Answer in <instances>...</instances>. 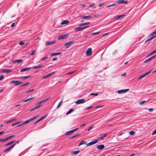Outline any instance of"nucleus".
<instances>
[{
  "label": "nucleus",
  "instance_id": "f257e3e1",
  "mask_svg": "<svg viewBox=\"0 0 156 156\" xmlns=\"http://www.w3.org/2000/svg\"><path fill=\"white\" fill-rule=\"evenodd\" d=\"M11 83H14L16 86L21 84L23 83L22 82L19 80H12L10 82Z\"/></svg>",
  "mask_w": 156,
  "mask_h": 156
},
{
  "label": "nucleus",
  "instance_id": "423d86ee",
  "mask_svg": "<svg viewBox=\"0 0 156 156\" xmlns=\"http://www.w3.org/2000/svg\"><path fill=\"white\" fill-rule=\"evenodd\" d=\"M116 2L118 4L123 3L124 4H127L128 2L124 0H119L118 1H116Z\"/></svg>",
  "mask_w": 156,
  "mask_h": 156
},
{
  "label": "nucleus",
  "instance_id": "5fc2aeb1",
  "mask_svg": "<svg viewBox=\"0 0 156 156\" xmlns=\"http://www.w3.org/2000/svg\"><path fill=\"white\" fill-rule=\"evenodd\" d=\"M100 32H94L92 33L91 34L93 35H97Z\"/></svg>",
  "mask_w": 156,
  "mask_h": 156
},
{
  "label": "nucleus",
  "instance_id": "20e7f679",
  "mask_svg": "<svg viewBox=\"0 0 156 156\" xmlns=\"http://www.w3.org/2000/svg\"><path fill=\"white\" fill-rule=\"evenodd\" d=\"M86 53L87 56H89L91 55L92 54V49L90 48H88L86 51Z\"/></svg>",
  "mask_w": 156,
  "mask_h": 156
},
{
  "label": "nucleus",
  "instance_id": "09e8293b",
  "mask_svg": "<svg viewBox=\"0 0 156 156\" xmlns=\"http://www.w3.org/2000/svg\"><path fill=\"white\" fill-rule=\"evenodd\" d=\"M48 58V57H45L42 58H41V61H43L44 60H45L47 59Z\"/></svg>",
  "mask_w": 156,
  "mask_h": 156
},
{
  "label": "nucleus",
  "instance_id": "8fccbe9b",
  "mask_svg": "<svg viewBox=\"0 0 156 156\" xmlns=\"http://www.w3.org/2000/svg\"><path fill=\"white\" fill-rule=\"evenodd\" d=\"M98 93H95V94L93 93H91L90 94V95H95V96H98Z\"/></svg>",
  "mask_w": 156,
  "mask_h": 156
},
{
  "label": "nucleus",
  "instance_id": "7ed1b4c3",
  "mask_svg": "<svg viewBox=\"0 0 156 156\" xmlns=\"http://www.w3.org/2000/svg\"><path fill=\"white\" fill-rule=\"evenodd\" d=\"M86 102L84 99H81L78 100L75 102L76 104H79L84 103Z\"/></svg>",
  "mask_w": 156,
  "mask_h": 156
},
{
  "label": "nucleus",
  "instance_id": "6ab92c4d",
  "mask_svg": "<svg viewBox=\"0 0 156 156\" xmlns=\"http://www.w3.org/2000/svg\"><path fill=\"white\" fill-rule=\"evenodd\" d=\"M75 29L76 31H80V30H83V27H79L76 28Z\"/></svg>",
  "mask_w": 156,
  "mask_h": 156
},
{
  "label": "nucleus",
  "instance_id": "6e6d98bb",
  "mask_svg": "<svg viewBox=\"0 0 156 156\" xmlns=\"http://www.w3.org/2000/svg\"><path fill=\"white\" fill-rule=\"evenodd\" d=\"M35 50H33L32 51L31 53L30 54V55H34V53H35Z\"/></svg>",
  "mask_w": 156,
  "mask_h": 156
},
{
  "label": "nucleus",
  "instance_id": "2eb2a0df",
  "mask_svg": "<svg viewBox=\"0 0 156 156\" xmlns=\"http://www.w3.org/2000/svg\"><path fill=\"white\" fill-rule=\"evenodd\" d=\"M34 98V97L30 98H29L27 99L23 100L22 101L23 103H25L27 101H29L30 100L33 99Z\"/></svg>",
  "mask_w": 156,
  "mask_h": 156
},
{
  "label": "nucleus",
  "instance_id": "1a4fd4ad",
  "mask_svg": "<svg viewBox=\"0 0 156 156\" xmlns=\"http://www.w3.org/2000/svg\"><path fill=\"white\" fill-rule=\"evenodd\" d=\"M129 90V89H126L120 90L118 91L117 92L119 94L125 93L128 91Z\"/></svg>",
  "mask_w": 156,
  "mask_h": 156
},
{
  "label": "nucleus",
  "instance_id": "72a5a7b5",
  "mask_svg": "<svg viewBox=\"0 0 156 156\" xmlns=\"http://www.w3.org/2000/svg\"><path fill=\"white\" fill-rule=\"evenodd\" d=\"M16 120V119H12V120H9L7 121L5 123V124H6V123H9L10 122H12L14 121H15Z\"/></svg>",
  "mask_w": 156,
  "mask_h": 156
},
{
  "label": "nucleus",
  "instance_id": "f03ea898",
  "mask_svg": "<svg viewBox=\"0 0 156 156\" xmlns=\"http://www.w3.org/2000/svg\"><path fill=\"white\" fill-rule=\"evenodd\" d=\"M98 140L97 139V140H95L94 141H92L87 143L86 144V146L87 147H88V146H89L92 145H93V144H96V143H97L98 142Z\"/></svg>",
  "mask_w": 156,
  "mask_h": 156
},
{
  "label": "nucleus",
  "instance_id": "39448f33",
  "mask_svg": "<svg viewBox=\"0 0 156 156\" xmlns=\"http://www.w3.org/2000/svg\"><path fill=\"white\" fill-rule=\"evenodd\" d=\"M37 116H35L34 117L30 119L29 120L25 121V122H24L23 123V124H27L29 122L36 119V118H37Z\"/></svg>",
  "mask_w": 156,
  "mask_h": 156
},
{
  "label": "nucleus",
  "instance_id": "a18cd8bd",
  "mask_svg": "<svg viewBox=\"0 0 156 156\" xmlns=\"http://www.w3.org/2000/svg\"><path fill=\"white\" fill-rule=\"evenodd\" d=\"M135 133V132L134 131H131L129 132V134L131 135H133Z\"/></svg>",
  "mask_w": 156,
  "mask_h": 156
},
{
  "label": "nucleus",
  "instance_id": "c03bdc74",
  "mask_svg": "<svg viewBox=\"0 0 156 156\" xmlns=\"http://www.w3.org/2000/svg\"><path fill=\"white\" fill-rule=\"evenodd\" d=\"M62 102V100L60 101V102L59 103V104H58V105L57 107V108H58L60 107V106Z\"/></svg>",
  "mask_w": 156,
  "mask_h": 156
},
{
  "label": "nucleus",
  "instance_id": "79ce46f5",
  "mask_svg": "<svg viewBox=\"0 0 156 156\" xmlns=\"http://www.w3.org/2000/svg\"><path fill=\"white\" fill-rule=\"evenodd\" d=\"M151 60V58H149L148 59L146 60H145L144 62V63H147V62L150 61Z\"/></svg>",
  "mask_w": 156,
  "mask_h": 156
},
{
  "label": "nucleus",
  "instance_id": "4468645a",
  "mask_svg": "<svg viewBox=\"0 0 156 156\" xmlns=\"http://www.w3.org/2000/svg\"><path fill=\"white\" fill-rule=\"evenodd\" d=\"M56 42L55 41H48L46 43L45 45H49L51 44H53L55 43Z\"/></svg>",
  "mask_w": 156,
  "mask_h": 156
},
{
  "label": "nucleus",
  "instance_id": "603ef678",
  "mask_svg": "<svg viewBox=\"0 0 156 156\" xmlns=\"http://www.w3.org/2000/svg\"><path fill=\"white\" fill-rule=\"evenodd\" d=\"M145 101H143L141 102H139V104L140 105H142L144 104L145 102H146Z\"/></svg>",
  "mask_w": 156,
  "mask_h": 156
},
{
  "label": "nucleus",
  "instance_id": "37998d69",
  "mask_svg": "<svg viewBox=\"0 0 156 156\" xmlns=\"http://www.w3.org/2000/svg\"><path fill=\"white\" fill-rule=\"evenodd\" d=\"M151 71H152L151 70L145 73L144 74V75L145 76H146L147 75L149 74L151 72Z\"/></svg>",
  "mask_w": 156,
  "mask_h": 156
},
{
  "label": "nucleus",
  "instance_id": "473e14b6",
  "mask_svg": "<svg viewBox=\"0 0 156 156\" xmlns=\"http://www.w3.org/2000/svg\"><path fill=\"white\" fill-rule=\"evenodd\" d=\"M117 4L116 3H114L112 4H111V5H107V7L108 8V7H110L115 6Z\"/></svg>",
  "mask_w": 156,
  "mask_h": 156
},
{
  "label": "nucleus",
  "instance_id": "c9c22d12",
  "mask_svg": "<svg viewBox=\"0 0 156 156\" xmlns=\"http://www.w3.org/2000/svg\"><path fill=\"white\" fill-rule=\"evenodd\" d=\"M51 76L50 75V73L48 74L47 75H46L44 76L42 78L43 79H45V78H47L48 77H49V76Z\"/></svg>",
  "mask_w": 156,
  "mask_h": 156
},
{
  "label": "nucleus",
  "instance_id": "0eeeda50",
  "mask_svg": "<svg viewBox=\"0 0 156 156\" xmlns=\"http://www.w3.org/2000/svg\"><path fill=\"white\" fill-rule=\"evenodd\" d=\"M68 34H65L63 35H62V36H60L58 38V40H60L61 39H63L65 38L68 36Z\"/></svg>",
  "mask_w": 156,
  "mask_h": 156
},
{
  "label": "nucleus",
  "instance_id": "4d7b16f0",
  "mask_svg": "<svg viewBox=\"0 0 156 156\" xmlns=\"http://www.w3.org/2000/svg\"><path fill=\"white\" fill-rule=\"evenodd\" d=\"M4 76L3 75H1L0 76V80H2L4 78Z\"/></svg>",
  "mask_w": 156,
  "mask_h": 156
},
{
  "label": "nucleus",
  "instance_id": "b1692460",
  "mask_svg": "<svg viewBox=\"0 0 156 156\" xmlns=\"http://www.w3.org/2000/svg\"><path fill=\"white\" fill-rule=\"evenodd\" d=\"M156 37V34L155 35H154L153 36H152V37H151L150 38H149V39H148L146 41V42L148 41H150L152 39H153L154 38H155V37Z\"/></svg>",
  "mask_w": 156,
  "mask_h": 156
},
{
  "label": "nucleus",
  "instance_id": "338daca9",
  "mask_svg": "<svg viewBox=\"0 0 156 156\" xmlns=\"http://www.w3.org/2000/svg\"><path fill=\"white\" fill-rule=\"evenodd\" d=\"M154 110V109L153 108H150L149 109V112H151L153 111Z\"/></svg>",
  "mask_w": 156,
  "mask_h": 156
},
{
  "label": "nucleus",
  "instance_id": "a19ab883",
  "mask_svg": "<svg viewBox=\"0 0 156 156\" xmlns=\"http://www.w3.org/2000/svg\"><path fill=\"white\" fill-rule=\"evenodd\" d=\"M144 77H145L144 75V74H143V75H142L139 76V77L138 78V80H140Z\"/></svg>",
  "mask_w": 156,
  "mask_h": 156
},
{
  "label": "nucleus",
  "instance_id": "de8ad7c7",
  "mask_svg": "<svg viewBox=\"0 0 156 156\" xmlns=\"http://www.w3.org/2000/svg\"><path fill=\"white\" fill-rule=\"evenodd\" d=\"M29 84H30V83L29 82H28V83H26L24 84H23L22 85H21V87H23L25 86H27V85H28Z\"/></svg>",
  "mask_w": 156,
  "mask_h": 156
},
{
  "label": "nucleus",
  "instance_id": "a211bd4d",
  "mask_svg": "<svg viewBox=\"0 0 156 156\" xmlns=\"http://www.w3.org/2000/svg\"><path fill=\"white\" fill-rule=\"evenodd\" d=\"M74 42V41H69L66 43V44H65V45L67 46V45H70V44H73Z\"/></svg>",
  "mask_w": 156,
  "mask_h": 156
},
{
  "label": "nucleus",
  "instance_id": "bf43d9fd",
  "mask_svg": "<svg viewBox=\"0 0 156 156\" xmlns=\"http://www.w3.org/2000/svg\"><path fill=\"white\" fill-rule=\"evenodd\" d=\"M7 140V138L2 139V142H5Z\"/></svg>",
  "mask_w": 156,
  "mask_h": 156
},
{
  "label": "nucleus",
  "instance_id": "ddd939ff",
  "mask_svg": "<svg viewBox=\"0 0 156 156\" xmlns=\"http://www.w3.org/2000/svg\"><path fill=\"white\" fill-rule=\"evenodd\" d=\"M97 147L98 149L102 150L104 148L105 146L103 144H100L97 146Z\"/></svg>",
  "mask_w": 156,
  "mask_h": 156
},
{
  "label": "nucleus",
  "instance_id": "e2e57ef3",
  "mask_svg": "<svg viewBox=\"0 0 156 156\" xmlns=\"http://www.w3.org/2000/svg\"><path fill=\"white\" fill-rule=\"evenodd\" d=\"M156 134V129H155V130L153 131L152 133V135H153L155 134Z\"/></svg>",
  "mask_w": 156,
  "mask_h": 156
},
{
  "label": "nucleus",
  "instance_id": "f8f14e48",
  "mask_svg": "<svg viewBox=\"0 0 156 156\" xmlns=\"http://www.w3.org/2000/svg\"><path fill=\"white\" fill-rule=\"evenodd\" d=\"M91 16H83L82 15H80L79 16V17L81 18L89 19L90 18Z\"/></svg>",
  "mask_w": 156,
  "mask_h": 156
},
{
  "label": "nucleus",
  "instance_id": "49530a36",
  "mask_svg": "<svg viewBox=\"0 0 156 156\" xmlns=\"http://www.w3.org/2000/svg\"><path fill=\"white\" fill-rule=\"evenodd\" d=\"M14 135H12V136H9L7 137H6L7 138V140H8L10 139H11V138H12L13 137H14Z\"/></svg>",
  "mask_w": 156,
  "mask_h": 156
},
{
  "label": "nucleus",
  "instance_id": "4be33fe9",
  "mask_svg": "<svg viewBox=\"0 0 156 156\" xmlns=\"http://www.w3.org/2000/svg\"><path fill=\"white\" fill-rule=\"evenodd\" d=\"M69 23V21L67 20H64L62 22L61 24H66Z\"/></svg>",
  "mask_w": 156,
  "mask_h": 156
},
{
  "label": "nucleus",
  "instance_id": "ea45409f",
  "mask_svg": "<svg viewBox=\"0 0 156 156\" xmlns=\"http://www.w3.org/2000/svg\"><path fill=\"white\" fill-rule=\"evenodd\" d=\"M80 135V134H77V135H74V136H72L71 137H70V139H73V138H75V137L78 136Z\"/></svg>",
  "mask_w": 156,
  "mask_h": 156
},
{
  "label": "nucleus",
  "instance_id": "774afa93",
  "mask_svg": "<svg viewBox=\"0 0 156 156\" xmlns=\"http://www.w3.org/2000/svg\"><path fill=\"white\" fill-rule=\"evenodd\" d=\"M57 58L56 57H55V58H53L52 59V60L53 61H55L57 60Z\"/></svg>",
  "mask_w": 156,
  "mask_h": 156
},
{
  "label": "nucleus",
  "instance_id": "864d4df0",
  "mask_svg": "<svg viewBox=\"0 0 156 156\" xmlns=\"http://www.w3.org/2000/svg\"><path fill=\"white\" fill-rule=\"evenodd\" d=\"M25 44L24 42H23L22 41H20L19 42V44L21 45H23Z\"/></svg>",
  "mask_w": 156,
  "mask_h": 156
},
{
  "label": "nucleus",
  "instance_id": "2f4dec72",
  "mask_svg": "<svg viewBox=\"0 0 156 156\" xmlns=\"http://www.w3.org/2000/svg\"><path fill=\"white\" fill-rule=\"evenodd\" d=\"M156 53V49L154 50V51H153L151 52V53H150L147 56H150L153 54H154L155 53Z\"/></svg>",
  "mask_w": 156,
  "mask_h": 156
},
{
  "label": "nucleus",
  "instance_id": "c756f323",
  "mask_svg": "<svg viewBox=\"0 0 156 156\" xmlns=\"http://www.w3.org/2000/svg\"><path fill=\"white\" fill-rule=\"evenodd\" d=\"M30 76H22L21 77V78L22 79H27L28 78H29V77H30Z\"/></svg>",
  "mask_w": 156,
  "mask_h": 156
},
{
  "label": "nucleus",
  "instance_id": "f3484780",
  "mask_svg": "<svg viewBox=\"0 0 156 156\" xmlns=\"http://www.w3.org/2000/svg\"><path fill=\"white\" fill-rule=\"evenodd\" d=\"M23 60L21 59L18 60H16L13 61H12V62L13 63H16V62L20 63L22 62Z\"/></svg>",
  "mask_w": 156,
  "mask_h": 156
},
{
  "label": "nucleus",
  "instance_id": "cd10ccee",
  "mask_svg": "<svg viewBox=\"0 0 156 156\" xmlns=\"http://www.w3.org/2000/svg\"><path fill=\"white\" fill-rule=\"evenodd\" d=\"M74 109L73 108L71 109L66 113V115H67L71 113L72 112L74 111Z\"/></svg>",
  "mask_w": 156,
  "mask_h": 156
},
{
  "label": "nucleus",
  "instance_id": "9d476101",
  "mask_svg": "<svg viewBox=\"0 0 156 156\" xmlns=\"http://www.w3.org/2000/svg\"><path fill=\"white\" fill-rule=\"evenodd\" d=\"M16 144H15L10 146L9 147L7 148L5 150H4V151H3V152H5L7 151H9L11 148L15 146Z\"/></svg>",
  "mask_w": 156,
  "mask_h": 156
},
{
  "label": "nucleus",
  "instance_id": "58836bf2",
  "mask_svg": "<svg viewBox=\"0 0 156 156\" xmlns=\"http://www.w3.org/2000/svg\"><path fill=\"white\" fill-rule=\"evenodd\" d=\"M107 133H105L102 136L99 138V139H102L105 137L106 136Z\"/></svg>",
  "mask_w": 156,
  "mask_h": 156
},
{
  "label": "nucleus",
  "instance_id": "f704fd0d",
  "mask_svg": "<svg viewBox=\"0 0 156 156\" xmlns=\"http://www.w3.org/2000/svg\"><path fill=\"white\" fill-rule=\"evenodd\" d=\"M76 71V70H74V71H72L71 72L67 73H66V75H68L71 74H72L73 73L75 72Z\"/></svg>",
  "mask_w": 156,
  "mask_h": 156
},
{
  "label": "nucleus",
  "instance_id": "4c0bfd02",
  "mask_svg": "<svg viewBox=\"0 0 156 156\" xmlns=\"http://www.w3.org/2000/svg\"><path fill=\"white\" fill-rule=\"evenodd\" d=\"M51 98V97H48V98L41 101H42V102L43 103L45 102V101H47L48 100H49V99H50Z\"/></svg>",
  "mask_w": 156,
  "mask_h": 156
},
{
  "label": "nucleus",
  "instance_id": "c85d7f7f",
  "mask_svg": "<svg viewBox=\"0 0 156 156\" xmlns=\"http://www.w3.org/2000/svg\"><path fill=\"white\" fill-rule=\"evenodd\" d=\"M90 24V22H87L86 23H81L79 25V26H83L86 25H87Z\"/></svg>",
  "mask_w": 156,
  "mask_h": 156
},
{
  "label": "nucleus",
  "instance_id": "e433bc0d",
  "mask_svg": "<svg viewBox=\"0 0 156 156\" xmlns=\"http://www.w3.org/2000/svg\"><path fill=\"white\" fill-rule=\"evenodd\" d=\"M34 90V89H31V90H27V91H26V92H25V93L26 94H28V93H29L31 92H32Z\"/></svg>",
  "mask_w": 156,
  "mask_h": 156
},
{
  "label": "nucleus",
  "instance_id": "5701e85b",
  "mask_svg": "<svg viewBox=\"0 0 156 156\" xmlns=\"http://www.w3.org/2000/svg\"><path fill=\"white\" fill-rule=\"evenodd\" d=\"M16 140H13V141H11V142H9L8 143H7V144H5V146H7L12 144H13L14 142H15Z\"/></svg>",
  "mask_w": 156,
  "mask_h": 156
},
{
  "label": "nucleus",
  "instance_id": "3c124183",
  "mask_svg": "<svg viewBox=\"0 0 156 156\" xmlns=\"http://www.w3.org/2000/svg\"><path fill=\"white\" fill-rule=\"evenodd\" d=\"M154 35H156V30L150 34V35L151 36H152Z\"/></svg>",
  "mask_w": 156,
  "mask_h": 156
},
{
  "label": "nucleus",
  "instance_id": "0e129e2a",
  "mask_svg": "<svg viewBox=\"0 0 156 156\" xmlns=\"http://www.w3.org/2000/svg\"><path fill=\"white\" fill-rule=\"evenodd\" d=\"M93 127V126H91V127H90L87 130L88 131H89L91 129H92Z\"/></svg>",
  "mask_w": 156,
  "mask_h": 156
},
{
  "label": "nucleus",
  "instance_id": "13d9d810",
  "mask_svg": "<svg viewBox=\"0 0 156 156\" xmlns=\"http://www.w3.org/2000/svg\"><path fill=\"white\" fill-rule=\"evenodd\" d=\"M92 107H93V106H89V107H87L85 108V109H86V110H87V109H89L92 108Z\"/></svg>",
  "mask_w": 156,
  "mask_h": 156
},
{
  "label": "nucleus",
  "instance_id": "69168bd1",
  "mask_svg": "<svg viewBox=\"0 0 156 156\" xmlns=\"http://www.w3.org/2000/svg\"><path fill=\"white\" fill-rule=\"evenodd\" d=\"M15 25V23H12L11 25V27H14Z\"/></svg>",
  "mask_w": 156,
  "mask_h": 156
},
{
  "label": "nucleus",
  "instance_id": "052dcab7",
  "mask_svg": "<svg viewBox=\"0 0 156 156\" xmlns=\"http://www.w3.org/2000/svg\"><path fill=\"white\" fill-rule=\"evenodd\" d=\"M156 57V55H154V56H152L151 57V60H152V59Z\"/></svg>",
  "mask_w": 156,
  "mask_h": 156
},
{
  "label": "nucleus",
  "instance_id": "412c9836",
  "mask_svg": "<svg viewBox=\"0 0 156 156\" xmlns=\"http://www.w3.org/2000/svg\"><path fill=\"white\" fill-rule=\"evenodd\" d=\"M74 133V132L73 130L68 131L66 132L65 133V135H68L70 134Z\"/></svg>",
  "mask_w": 156,
  "mask_h": 156
},
{
  "label": "nucleus",
  "instance_id": "bb28decb",
  "mask_svg": "<svg viewBox=\"0 0 156 156\" xmlns=\"http://www.w3.org/2000/svg\"><path fill=\"white\" fill-rule=\"evenodd\" d=\"M61 52H56L55 53H52L51 54V56H53L55 55H59L60 54H61Z\"/></svg>",
  "mask_w": 156,
  "mask_h": 156
},
{
  "label": "nucleus",
  "instance_id": "393cba45",
  "mask_svg": "<svg viewBox=\"0 0 156 156\" xmlns=\"http://www.w3.org/2000/svg\"><path fill=\"white\" fill-rule=\"evenodd\" d=\"M80 151L79 150H77L75 151H74L73 152H72L71 153V154L72 155H74V154H77L78 153H79L80 152Z\"/></svg>",
  "mask_w": 156,
  "mask_h": 156
},
{
  "label": "nucleus",
  "instance_id": "6e6552de",
  "mask_svg": "<svg viewBox=\"0 0 156 156\" xmlns=\"http://www.w3.org/2000/svg\"><path fill=\"white\" fill-rule=\"evenodd\" d=\"M12 71L10 69H5L1 70V72L2 73H10V72H11Z\"/></svg>",
  "mask_w": 156,
  "mask_h": 156
},
{
  "label": "nucleus",
  "instance_id": "a878e982",
  "mask_svg": "<svg viewBox=\"0 0 156 156\" xmlns=\"http://www.w3.org/2000/svg\"><path fill=\"white\" fill-rule=\"evenodd\" d=\"M87 144L86 141H84V140H83L79 144L78 146H81L82 145L85 144Z\"/></svg>",
  "mask_w": 156,
  "mask_h": 156
},
{
  "label": "nucleus",
  "instance_id": "7c9ffc66",
  "mask_svg": "<svg viewBox=\"0 0 156 156\" xmlns=\"http://www.w3.org/2000/svg\"><path fill=\"white\" fill-rule=\"evenodd\" d=\"M125 16L124 15H119V16H116L115 17V19L116 20H117V19H119L120 18H121L122 16Z\"/></svg>",
  "mask_w": 156,
  "mask_h": 156
},
{
  "label": "nucleus",
  "instance_id": "aec40b11",
  "mask_svg": "<svg viewBox=\"0 0 156 156\" xmlns=\"http://www.w3.org/2000/svg\"><path fill=\"white\" fill-rule=\"evenodd\" d=\"M43 67V65L37 66H33L32 68L34 69H37L40 68H41Z\"/></svg>",
  "mask_w": 156,
  "mask_h": 156
},
{
  "label": "nucleus",
  "instance_id": "dca6fc26",
  "mask_svg": "<svg viewBox=\"0 0 156 156\" xmlns=\"http://www.w3.org/2000/svg\"><path fill=\"white\" fill-rule=\"evenodd\" d=\"M30 69H31V68L30 67L24 68L21 69H20V71L21 72H23L24 71H26L29 70Z\"/></svg>",
  "mask_w": 156,
  "mask_h": 156
},
{
  "label": "nucleus",
  "instance_id": "680f3d73",
  "mask_svg": "<svg viewBox=\"0 0 156 156\" xmlns=\"http://www.w3.org/2000/svg\"><path fill=\"white\" fill-rule=\"evenodd\" d=\"M48 115V114L46 115H44L43 117H42L41 118L43 119H44Z\"/></svg>",
  "mask_w": 156,
  "mask_h": 156
},
{
  "label": "nucleus",
  "instance_id": "9b49d317",
  "mask_svg": "<svg viewBox=\"0 0 156 156\" xmlns=\"http://www.w3.org/2000/svg\"><path fill=\"white\" fill-rule=\"evenodd\" d=\"M42 103L41 101L37 103L36 104V106L35 107L37 109L41 107L42 105L41 104Z\"/></svg>",
  "mask_w": 156,
  "mask_h": 156
}]
</instances>
